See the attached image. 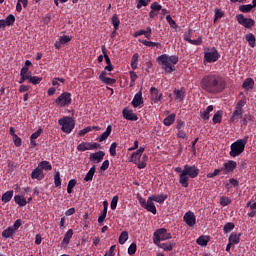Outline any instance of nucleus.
<instances>
[{"label":"nucleus","mask_w":256,"mask_h":256,"mask_svg":"<svg viewBox=\"0 0 256 256\" xmlns=\"http://www.w3.org/2000/svg\"><path fill=\"white\" fill-rule=\"evenodd\" d=\"M157 247H159L160 249H163L164 251H173V243L169 242V243H161L159 242V244H156Z\"/></svg>","instance_id":"e433bc0d"},{"label":"nucleus","mask_w":256,"mask_h":256,"mask_svg":"<svg viewBox=\"0 0 256 256\" xmlns=\"http://www.w3.org/2000/svg\"><path fill=\"white\" fill-rule=\"evenodd\" d=\"M236 20L245 29H253V26L255 25V20L253 18H245V15L243 14H237Z\"/></svg>","instance_id":"6e6552de"},{"label":"nucleus","mask_w":256,"mask_h":256,"mask_svg":"<svg viewBox=\"0 0 256 256\" xmlns=\"http://www.w3.org/2000/svg\"><path fill=\"white\" fill-rule=\"evenodd\" d=\"M249 141V136H244L243 139H238L233 142L230 146V157H239L243 151H245V145H247Z\"/></svg>","instance_id":"20e7f679"},{"label":"nucleus","mask_w":256,"mask_h":256,"mask_svg":"<svg viewBox=\"0 0 256 256\" xmlns=\"http://www.w3.org/2000/svg\"><path fill=\"white\" fill-rule=\"evenodd\" d=\"M4 23L6 24V27L15 25V16L13 14H9L6 19H4Z\"/></svg>","instance_id":"79ce46f5"},{"label":"nucleus","mask_w":256,"mask_h":256,"mask_svg":"<svg viewBox=\"0 0 256 256\" xmlns=\"http://www.w3.org/2000/svg\"><path fill=\"white\" fill-rule=\"evenodd\" d=\"M151 0H139L137 3V9H141V7H147V5H149V2Z\"/></svg>","instance_id":"338daca9"},{"label":"nucleus","mask_w":256,"mask_h":256,"mask_svg":"<svg viewBox=\"0 0 256 256\" xmlns=\"http://www.w3.org/2000/svg\"><path fill=\"white\" fill-rule=\"evenodd\" d=\"M113 131V126L108 125L106 128V131L101 134L100 136H98L96 138V141H99V143H103V141H107V139H109V136L111 135V132Z\"/></svg>","instance_id":"6ab92c4d"},{"label":"nucleus","mask_w":256,"mask_h":256,"mask_svg":"<svg viewBox=\"0 0 256 256\" xmlns=\"http://www.w3.org/2000/svg\"><path fill=\"white\" fill-rule=\"evenodd\" d=\"M200 87L206 93L217 95L225 91V80L217 74H207L201 79Z\"/></svg>","instance_id":"f257e3e1"},{"label":"nucleus","mask_w":256,"mask_h":256,"mask_svg":"<svg viewBox=\"0 0 256 256\" xmlns=\"http://www.w3.org/2000/svg\"><path fill=\"white\" fill-rule=\"evenodd\" d=\"M220 57L221 54H219V51L215 47H212L204 53V59L207 61V63H215V61H217Z\"/></svg>","instance_id":"1a4fd4ad"},{"label":"nucleus","mask_w":256,"mask_h":256,"mask_svg":"<svg viewBox=\"0 0 256 256\" xmlns=\"http://www.w3.org/2000/svg\"><path fill=\"white\" fill-rule=\"evenodd\" d=\"M241 117H243V110H239L237 108H235V110L232 113V116L230 118L231 123H237V121H239V119H241Z\"/></svg>","instance_id":"b1692460"},{"label":"nucleus","mask_w":256,"mask_h":256,"mask_svg":"<svg viewBox=\"0 0 256 256\" xmlns=\"http://www.w3.org/2000/svg\"><path fill=\"white\" fill-rule=\"evenodd\" d=\"M15 231L13 230V228L10 226L7 229H5L2 232V237L3 239H13L14 235H15Z\"/></svg>","instance_id":"a878e982"},{"label":"nucleus","mask_w":256,"mask_h":256,"mask_svg":"<svg viewBox=\"0 0 256 256\" xmlns=\"http://www.w3.org/2000/svg\"><path fill=\"white\" fill-rule=\"evenodd\" d=\"M222 118H223V112L217 111V112L214 114V116H213V118H212V121H213L214 124L221 123Z\"/></svg>","instance_id":"49530a36"},{"label":"nucleus","mask_w":256,"mask_h":256,"mask_svg":"<svg viewBox=\"0 0 256 256\" xmlns=\"http://www.w3.org/2000/svg\"><path fill=\"white\" fill-rule=\"evenodd\" d=\"M73 103L70 92H63L55 100L56 107H69Z\"/></svg>","instance_id":"0eeeda50"},{"label":"nucleus","mask_w":256,"mask_h":256,"mask_svg":"<svg viewBox=\"0 0 256 256\" xmlns=\"http://www.w3.org/2000/svg\"><path fill=\"white\" fill-rule=\"evenodd\" d=\"M151 11L149 12L150 19H155L157 15H159V11H161V4L158 2H153L150 6Z\"/></svg>","instance_id":"dca6fc26"},{"label":"nucleus","mask_w":256,"mask_h":256,"mask_svg":"<svg viewBox=\"0 0 256 256\" xmlns=\"http://www.w3.org/2000/svg\"><path fill=\"white\" fill-rule=\"evenodd\" d=\"M188 43H190V45H201L203 43V38L202 37H198L196 40H188Z\"/></svg>","instance_id":"774afa93"},{"label":"nucleus","mask_w":256,"mask_h":256,"mask_svg":"<svg viewBox=\"0 0 256 256\" xmlns=\"http://www.w3.org/2000/svg\"><path fill=\"white\" fill-rule=\"evenodd\" d=\"M228 241L233 245H239V242L241 241V234L231 233L228 238Z\"/></svg>","instance_id":"bb28decb"},{"label":"nucleus","mask_w":256,"mask_h":256,"mask_svg":"<svg viewBox=\"0 0 256 256\" xmlns=\"http://www.w3.org/2000/svg\"><path fill=\"white\" fill-rule=\"evenodd\" d=\"M109 153H110L111 157H116L117 156V142H113L110 145Z\"/></svg>","instance_id":"864d4df0"},{"label":"nucleus","mask_w":256,"mask_h":256,"mask_svg":"<svg viewBox=\"0 0 256 256\" xmlns=\"http://www.w3.org/2000/svg\"><path fill=\"white\" fill-rule=\"evenodd\" d=\"M128 239H129V232L123 231L119 236L118 242L120 243V245H125Z\"/></svg>","instance_id":"4c0bfd02"},{"label":"nucleus","mask_w":256,"mask_h":256,"mask_svg":"<svg viewBox=\"0 0 256 256\" xmlns=\"http://www.w3.org/2000/svg\"><path fill=\"white\" fill-rule=\"evenodd\" d=\"M166 21L170 25V27H172V29H177V23L175 22V20H173L171 15L166 16Z\"/></svg>","instance_id":"052dcab7"},{"label":"nucleus","mask_w":256,"mask_h":256,"mask_svg":"<svg viewBox=\"0 0 256 256\" xmlns=\"http://www.w3.org/2000/svg\"><path fill=\"white\" fill-rule=\"evenodd\" d=\"M144 209H146L147 211H149V213H152L153 215H157V207H155V203H153L151 196L148 197Z\"/></svg>","instance_id":"412c9836"},{"label":"nucleus","mask_w":256,"mask_h":256,"mask_svg":"<svg viewBox=\"0 0 256 256\" xmlns=\"http://www.w3.org/2000/svg\"><path fill=\"white\" fill-rule=\"evenodd\" d=\"M183 221L188 227H195L197 225V216H195L193 211H188L184 214Z\"/></svg>","instance_id":"9d476101"},{"label":"nucleus","mask_w":256,"mask_h":256,"mask_svg":"<svg viewBox=\"0 0 256 256\" xmlns=\"http://www.w3.org/2000/svg\"><path fill=\"white\" fill-rule=\"evenodd\" d=\"M224 15H225V13H223V11H221V9H216L215 16H214V23H217V21H219V19L223 18Z\"/></svg>","instance_id":"bf43d9fd"},{"label":"nucleus","mask_w":256,"mask_h":256,"mask_svg":"<svg viewBox=\"0 0 256 256\" xmlns=\"http://www.w3.org/2000/svg\"><path fill=\"white\" fill-rule=\"evenodd\" d=\"M104 157H105V152L100 150L98 152L91 153L89 159L92 163H101Z\"/></svg>","instance_id":"2eb2a0df"},{"label":"nucleus","mask_w":256,"mask_h":256,"mask_svg":"<svg viewBox=\"0 0 256 256\" xmlns=\"http://www.w3.org/2000/svg\"><path fill=\"white\" fill-rule=\"evenodd\" d=\"M58 124L61 125V131L63 133H71L75 129V120L69 116H64L58 120Z\"/></svg>","instance_id":"39448f33"},{"label":"nucleus","mask_w":256,"mask_h":256,"mask_svg":"<svg viewBox=\"0 0 256 256\" xmlns=\"http://www.w3.org/2000/svg\"><path fill=\"white\" fill-rule=\"evenodd\" d=\"M221 168L220 169H215L214 172H210L206 175L207 179H213V177H217V175H219V173H221Z\"/></svg>","instance_id":"0e129e2a"},{"label":"nucleus","mask_w":256,"mask_h":256,"mask_svg":"<svg viewBox=\"0 0 256 256\" xmlns=\"http://www.w3.org/2000/svg\"><path fill=\"white\" fill-rule=\"evenodd\" d=\"M38 167L42 170V171H51V169H53V166L51 165V163L47 160H44L42 162H40L38 164Z\"/></svg>","instance_id":"7c9ffc66"},{"label":"nucleus","mask_w":256,"mask_h":256,"mask_svg":"<svg viewBox=\"0 0 256 256\" xmlns=\"http://www.w3.org/2000/svg\"><path fill=\"white\" fill-rule=\"evenodd\" d=\"M247 105V98L243 97L241 100H239L235 106V109H239L240 111H243V107Z\"/></svg>","instance_id":"603ef678"},{"label":"nucleus","mask_w":256,"mask_h":256,"mask_svg":"<svg viewBox=\"0 0 256 256\" xmlns=\"http://www.w3.org/2000/svg\"><path fill=\"white\" fill-rule=\"evenodd\" d=\"M137 65H139V54L135 53L132 56V60H131V67L133 70L137 69Z\"/></svg>","instance_id":"de8ad7c7"},{"label":"nucleus","mask_w":256,"mask_h":256,"mask_svg":"<svg viewBox=\"0 0 256 256\" xmlns=\"http://www.w3.org/2000/svg\"><path fill=\"white\" fill-rule=\"evenodd\" d=\"M112 25H113L115 31H119V26L121 25V20H119V17L117 16V14H114L112 16Z\"/></svg>","instance_id":"ea45409f"},{"label":"nucleus","mask_w":256,"mask_h":256,"mask_svg":"<svg viewBox=\"0 0 256 256\" xmlns=\"http://www.w3.org/2000/svg\"><path fill=\"white\" fill-rule=\"evenodd\" d=\"M196 243L200 245L201 247H207V243H209V238L205 236H200L197 240Z\"/></svg>","instance_id":"a18cd8bd"},{"label":"nucleus","mask_w":256,"mask_h":256,"mask_svg":"<svg viewBox=\"0 0 256 256\" xmlns=\"http://www.w3.org/2000/svg\"><path fill=\"white\" fill-rule=\"evenodd\" d=\"M143 153H145L144 147H140L136 152H133L130 156V163H134V165H137L138 161L141 160Z\"/></svg>","instance_id":"f8f14e48"},{"label":"nucleus","mask_w":256,"mask_h":256,"mask_svg":"<svg viewBox=\"0 0 256 256\" xmlns=\"http://www.w3.org/2000/svg\"><path fill=\"white\" fill-rule=\"evenodd\" d=\"M124 119L127 121H137L139 117H137V114L133 113V110H129V108H124L122 111Z\"/></svg>","instance_id":"4468645a"},{"label":"nucleus","mask_w":256,"mask_h":256,"mask_svg":"<svg viewBox=\"0 0 256 256\" xmlns=\"http://www.w3.org/2000/svg\"><path fill=\"white\" fill-rule=\"evenodd\" d=\"M54 185L55 187H61V173L59 171L54 173Z\"/></svg>","instance_id":"09e8293b"},{"label":"nucleus","mask_w":256,"mask_h":256,"mask_svg":"<svg viewBox=\"0 0 256 256\" xmlns=\"http://www.w3.org/2000/svg\"><path fill=\"white\" fill-rule=\"evenodd\" d=\"M220 205L222 207H227V205H231V198L222 196L220 198Z\"/></svg>","instance_id":"4d7b16f0"},{"label":"nucleus","mask_w":256,"mask_h":256,"mask_svg":"<svg viewBox=\"0 0 256 256\" xmlns=\"http://www.w3.org/2000/svg\"><path fill=\"white\" fill-rule=\"evenodd\" d=\"M213 111V105H209L206 110L200 114L201 119H203V121H209L210 116L209 113H211Z\"/></svg>","instance_id":"2f4dec72"},{"label":"nucleus","mask_w":256,"mask_h":256,"mask_svg":"<svg viewBox=\"0 0 256 256\" xmlns=\"http://www.w3.org/2000/svg\"><path fill=\"white\" fill-rule=\"evenodd\" d=\"M78 151H91V143L89 142H82L77 146Z\"/></svg>","instance_id":"c9c22d12"},{"label":"nucleus","mask_w":256,"mask_h":256,"mask_svg":"<svg viewBox=\"0 0 256 256\" xmlns=\"http://www.w3.org/2000/svg\"><path fill=\"white\" fill-rule=\"evenodd\" d=\"M248 121H253V115L251 114H245L243 119L241 120L242 125H247Z\"/></svg>","instance_id":"e2e57ef3"},{"label":"nucleus","mask_w":256,"mask_h":256,"mask_svg":"<svg viewBox=\"0 0 256 256\" xmlns=\"http://www.w3.org/2000/svg\"><path fill=\"white\" fill-rule=\"evenodd\" d=\"M105 75H107L106 71H102L99 75V79L102 81V83H105L106 85H114V83H117V80L109 78Z\"/></svg>","instance_id":"5701e85b"},{"label":"nucleus","mask_w":256,"mask_h":256,"mask_svg":"<svg viewBox=\"0 0 256 256\" xmlns=\"http://www.w3.org/2000/svg\"><path fill=\"white\" fill-rule=\"evenodd\" d=\"M13 199V190L7 191L2 195L3 203H9Z\"/></svg>","instance_id":"a19ab883"},{"label":"nucleus","mask_w":256,"mask_h":256,"mask_svg":"<svg viewBox=\"0 0 256 256\" xmlns=\"http://www.w3.org/2000/svg\"><path fill=\"white\" fill-rule=\"evenodd\" d=\"M143 92L140 90L138 93L134 95V98L131 102L132 106L137 109L140 105H143Z\"/></svg>","instance_id":"f3484780"},{"label":"nucleus","mask_w":256,"mask_h":256,"mask_svg":"<svg viewBox=\"0 0 256 256\" xmlns=\"http://www.w3.org/2000/svg\"><path fill=\"white\" fill-rule=\"evenodd\" d=\"M235 229V224L233 222H228L224 225L223 231L225 234L231 233Z\"/></svg>","instance_id":"3c124183"},{"label":"nucleus","mask_w":256,"mask_h":256,"mask_svg":"<svg viewBox=\"0 0 256 256\" xmlns=\"http://www.w3.org/2000/svg\"><path fill=\"white\" fill-rule=\"evenodd\" d=\"M237 169V162L233 160H229L228 162L223 164L221 171H224V175H229V173H233Z\"/></svg>","instance_id":"9b49d317"},{"label":"nucleus","mask_w":256,"mask_h":256,"mask_svg":"<svg viewBox=\"0 0 256 256\" xmlns=\"http://www.w3.org/2000/svg\"><path fill=\"white\" fill-rule=\"evenodd\" d=\"M41 133H43V129L39 128L36 132L32 133V135L30 136V139L34 141L35 139H39V137H41Z\"/></svg>","instance_id":"69168bd1"},{"label":"nucleus","mask_w":256,"mask_h":256,"mask_svg":"<svg viewBox=\"0 0 256 256\" xmlns=\"http://www.w3.org/2000/svg\"><path fill=\"white\" fill-rule=\"evenodd\" d=\"M139 43H142V45H145V47H161V43L159 42H152L147 40H139Z\"/></svg>","instance_id":"58836bf2"},{"label":"nucleus","mask_w":256,"mask_h":256,"mask_svg":"<svg viewBox=\"0 0 256 256\" xmlns=\"http://www.w3.org/2000/svg\"><path fill=\"white\" fill-rule=\"evenodd\" d=\"M95 171H97V169L95 168V165H94L89 169L88 173L84 177V181L86 182L93 181V176L95 175Z\"/></svg>","instance_id":"f704fd0d"},{"label":"nucleus","mask_w":256,"mask_h":256,"mask_svg":"<svg viewBox=\"0 0 256 256\" xmlns=\"http://www.w3.org/2000/svg\"><path fill=\"white\" fill-rule=\"evenodd\" d=\"M31 178L32 179H37V181H43L45 179V174L41 170V168L38 166L35 168L32 173H31Z\"/></svg>","instance_id":"aec40b11"},{"label":"nucleus","mask_w":256,"mask_h":256,"mask_svg":"<svg viewBox=\"0 0 256 256\" xmlns=\"http://www.w3.org/2000/svg\"><path fill=\"white\" fill-rule=\"evenodd\" d=\"M73 38L71 36H67V35H63L60 36L59 39L54 43V47L55 49H61V47H63V45H67V43H70V41Z\"/></svg>","instance_id":"ddd939ff"},{"label":"nucleus","mask_w":256,"mask_h":256,"mask_svg":"<svg viewBox=\"0 0 256 256\" xmlns=\"http://www.w3.org/2000/svg\"><path fill=\"white\" fill-rule=\"evenodd\" d=\"M253 9V6L251 4L241 5L239 7V11L242 13H249Z\"/></svg>","instance_id":"6e6d98bb"},{"label":"nucleus","mask_w":256,"mask_h":256,"mask_svg":"<svg viewBox=\"0 0 256 256\" xmlns=\"http://www.w3.org/2000/svg\"><path fill=\"white\" fill-rule=\"evenodd\" d=\"M101 51L104 55V59L106 61V65H111V58H109V55L107 54V47L105 45L101 46Z\"/></svg>","instance_id":"8fccbe9b"},{"label":"nucleus","mask_w":256,"mask_h":256,"mask_svg":"<svg viewBox=\"0 0 256 256\" xmlns=\"http://www.w3.org/2000/svg\"><path fill=\"white\" fill-rule=\"evenodd\" d=\"M135 253H137V244L133 242L128 247V255H135Z\"/></svg>","instance_id":"13d9d810"},{"label":"nucleus","mask_w":256,"mask_h":256,"mask_svg":"<svg viewBox=\"0 0 256 256\" xmlns=\"http://www.w3.org/2000/svg\"><path fill=\"white\" fill-rule=\"evenodd\" d=\"M151 199L153 201H155V203H159V205H163V203H165V201H167V197H169L167 194H160V195H151L150 196Z\"/></svg>","instance_id":"393cba45"},{"label":"nucleus","mask_w":256,"mask_h":256,"mask_svg":"<svg viewBox=\"0 0 256 256\" xmlns=\"http://www.w3.org/2000/svg\"><path fill=\"white\" fill-rule=\"evenodd\" d=\"M243 89H246V91H249V89H253L255 87V80L253 78H247L243 84H242Z\"/></svg>","instance_id":"c85d7f7f"},{"label":"nucleus","mask_w":256,"mask_h":256,"mask_svg":"<svg viewBox=\"0 0 256 256\" xmlns=\"http://www.w3.org/2000/svg\"><path fill=\"white\" fill-rule=\"evenodd\" d=\"M173 123H175V114H170L163 120V124L166 127H171Z\"/></svg>","instance_id":"72a5a7b5"},{"label":"nucleus","mask_w":256,"mask_h":256,"mask_svg":"<svg viewBox=\"0 0 256 256\" xmlns=\"http://www.w3.org/2000/svg\"><path fill=\"white\" fill-rule=\"evenodd\" d=\"M246 41L249 43V45L253 48L256 45V39L255 35L253 33H249L246 35Z\"/></svg>","instance_id":"37998d69"},{"label":"nucleus","mask_w":256,"mask_h":256,"mask_svg":"<svg viewBox=\"0 0 256 256\" xmlns=\"http://www.w3.org/2000/svg\"><path fill=\"white\" fill-rule=\"evenodd\" d=\"M41 81H43V78L39 77V76H29L28 78V82L31 83L32 85H39V83H41Z\"/></svg>","instance_id":"c03bdc74"},{"label":"nucleus","mask_w":256,"mask_h":256,"mask_svg":"<svg viewBox=\"0 0 256 256\" xmlns=\"http://www.w3.org/2000/svg\"><path fill=\"white\" fill-rule=\"evenodd\" d=\"M21 225H23V222L21 221V219H17L14 222V224L10 227L17 233V231H19V227H21Z\"/></svg>","instance_id":"680f3d73"},{"label":"nucleus","mask_w":256,"mask_h":256,"mask_svg":"<svg viewBox=\"0 0 256 256\" xmlns=\"http://www.w3.org/2000/svg\"><path fill=\"white\" fill-rule=\"evenodd\" d=\"M117 203H119V196L115 195L113 196L110 203V208L112 209V211H115V209H117Z\"/></svg>","instance_id":"5fc2aeb1"},{"label":"nucleus","mask_w":256,"mask_h":256,"mask_svg":"<svg viewBox=\"0 0 256 256\" xmlns=\"http://www.w3.org/2000/svg\"><path fill=\"white\" fill-rule=\"evenodd\" d=\"M150 94H151L152 101L155 103H159V101H161V99H163V93H160L159 89H157L155 87L150 88Z\"/></svg>","instance_id":"a211bd4d"},{"label":"nucleus","mask_w":256,"mask_h":256,"mask_svg":"<svg viewBox=\"0 0 256 256\" xmlns=\"http://www.w3.org/2000/svg\"><path fill=\"white\" fill-rule=\"evenodd\" d=\"M199 177V169L195 165H184L183 173L179 174V183L187 189L189 187V179H195Z\"/></svg>","instance_id":"7ed1b4c3"},{"label":"nucleus","mask_w":256,"mask_h":256,"mask_svg":"<svg viewBox=\"0 0 256 256\" xmlns=\"http://www.w3.org/2000/svg\"><path fill=\"white\" fill-rule=\"evenodd\" d=\"M173 93H174L175 99L177 101H183V99H185V89L184 88H181L180 90L176 88V89H174Z\"/></svg>","instance_id":"cd10ccee"},{"label":"nucleus","mask_w":256,"mask_h":256,"mask_svg":"<svg viewBox=\"0 0 256 256\" xmlns=\"http://www.w3.org/2000/svg\"><path fill=\"white\" fill-rule=\"evenodd\" d=\"M153 33V30L150 26L146 27V30H138L134 33V37H141V35H144L146 39H151V35Z\"/></svg>","instance_id":"4be33fe9"},{"label":"nucleus","mask_w":256,"mask_h":256,"mask_svg":"<svg viewBox=\"0 0 256 256\" xmlns=\"http://www.w3.org/2000/svg\"><path fill=\"white\" fill-rule=\"evenodd\" d=\"M14 201L16 205H19V207H25L27 205V199L20 195H15Z\"/></svg>","instance_id":"c756f323"},{"label":"nucleus","mask_w":256,"mask_h":256,"mask_svg":"<svg viewBox=\"0 0 256 256\" xmlns=\"http://www.w3.org/2000/svg\"><path fill=\"white\" fill-rule=\"evenodd\" d=\"M156 61L158 65L162 67L165 73L171 74L176 70L175 65L179 63V56L177 55L169 56V54H162L157 57Z\"/></svg>","instance_id":"f03ea898"},{"label":"nucleus","mask_w":256,"mask_h":256,"mask_svg":"<svg viewBox=\"0 0 256 256\" xmlns=\"http://www.w3.org/2000/svg\"><path fill=\"white\" fill-rule=\"evenodd\" d=\"M72 237H73V229H69L64 235L62 245H69Z\"/></svg>","instance_id":"473e14b6"},{"label":"nucleus","mask_w":256,"mask_h":256,"mask_svg":"<svg viewBox=\"0 0 256 256\" xmlns=\"http://www.w3.org/2000/svg\"><path fill=\"white\" fill-rule=\"evenodd\" d=\"M173 239L171 233H167V229L159 228L153 233V243L154 245H159L160 241H167Z\"/></svg>","instance_id":"423d86ee"}]
</instances>
